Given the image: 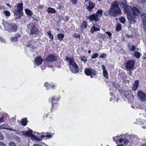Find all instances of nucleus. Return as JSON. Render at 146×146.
<instances>
[{"label":"nucleus","mask_w":146,"mask_h":146,"mask_svg":"<svg viewBox=\"0 0 146 146\" xmlns=\"http://www.w3.org/2000/svg\"><path fill=\"white\" fill-rule=\"evenodd\" d=\"M129 13L128 15L127 18L131 23H134L136 22V20L139 19L140 12L139 9L135 7H134L129 12Z\"/></svg>","instance_id":"1"},{"label":"nucleus","mask_w":146,"mask_h":146,"mask_svg":"<svg viewBox=\"0 0 146 146\" xmlns=\"http://www.w3.org/2000/svg\"><path fill=\"white\" fill-rule=\"evenodd\" d=\"M108 13L111 16L114 17H116L121 15V12L118 6L117 1L112 3Z\"/></svg>","instance_id":"2"},{"label":"nucleus","mask_w":146,"mask_h":146,"mask_svg":"<svg viewBox=\"0 0 146 146\" xmlns=\"http://www.w3.org/2000/svg\"><path fill=\"white\" fill-rule=\"evenodd\" d=\"M66 59L69 63V67L71 71L74 73L78 72L79 71L78 66L74 61V59L72 58L67 57H66Z\"/></svg>","instance_id":"3"},{"label":"nucleus","mask_w":146,"mask_h":146,"mask_svg":"<svg viewBox=\"0 0 146 146\" xmlns=\"http://www.w3.org/2000/svg\"><path fill=\"white\" fill-rule=\"evenodd\" d=\"M2 24L4 26L5 30L10 32L16 31L17 30V27L15 24H11L8 22L3 21Z\"/></svg>","instance_id":"4"},{"label":"nucleus","mask_w":146,"mask_h":146,"mask_svg":"<svg viewBox=\"0 0 146 146\" xmlns=\"http://www.w3.org/2000/svg\"><path fill=\"white\" fill-rule=\"evenodd\" d=\"M33 131L32 130H30L27 132H25L23 133V134L28 137L31 136V138L33 139L40 141L42 140L41 138L44 137H48V138H51L52 136L50 135H44L42 134H40L38 136H37L32 134Z\"/></svg>","instance_id":"5"},{"label":"nucleus","mask_w":146,"mask_h":146,"mask_svg":"<svg viewBox=\"0 0 146 146\" xmlns=\"http://www.w3.org/2000/svg\"><path fill=\"white\" fill-rule=\"evenodd\" d=\"M129 137L130 139L129 140L126 138L123 139L121 138V135L119 136H116L115 137H113V138L116 143H123L125 144H127L129 143V141L130 140L133 141L134 140L133 139L135 140V137L134 135H129Z\"/></svg>","instance_id":"6"},{"label":"nucleus","mask_w":146,"mask_h":146,"mask_svg":"<svg viewBox=\"0 0 146 146\" xmlns=\"http://www.w3.org/2000/svg\"><path fill=\"white\" fill-rule=\"evenodd\" d=\"M121 7H123L124 12L128 15L131 9V7L130 6L127 5L125 0H120L118 3Z\"/></svg>","instance_id":"7"},{"label":"nucleus","mask_w":146,"mask_h":146,"mask_svg":"<svg viewBox=\"0 0 146 146\" xmlns=\"http://www.w3.org/2000/svg\"><path fill=\"white\" fill-rule=\"evenodd\" d=\"M85 74L87 76H90L91 78L93 77L95 75V71L90 68H86L84 70Z\"/></svg>","instance_id":"8"},{"label":"nucleus","mask_w":146,"mask_h":146,"mask_svg":"<svg viewBox=\"0 0 146 146\" xmlns=\"http://www.w3.org/2000/svg\"><path fill=\"white\" fill-rule=\"evenodd\" d=\"M137 96L140 101L142 102L146 101V94L141 91H139L137 92Z\"/></svg>","instance_id":"9"},{"label":"nucleus","mask_w":146,"mask_h":146,"mask_svg":"<svg viewBox=\"0 0 146 146\" xmlns=\"http://www.w3.org/2000/svg\"><path fill=\"white\" fill-rule=\"evenodd\" d=\"M135 61L131 60L128 61L126 63V67L127 70H132L134 68L135 63Z\"/></svg>","instance_id":"10"},{"label":"nucleus","mask_w":146,"mask_h":146,"mask_svg":"<svg viewBox=\"0 0 146 146\" xmlns=\"http://www.w3.org/2000/svg\"><path fill=\"white\" fill-rule=\"evenodd\" d=\"M42 59L40 57H36V58L35 59V64L34 68L42 64Z\"/></svg>","instance_id":"11"},{"label":"nucleus","mask_w":146,"mask_h":146,"mask_svg":"<svg viewBox=\"0 0 146 146\" xmlns=\"http://www.w3.org/2000/svg\"><path fill=\"white\" fill-rule=\"evenodd\" d=\"M57 59L56 57L52 54L49 55L46 59L47 61L53 62L56 61Z\"/></svg>","instance_id":"12"},{"label":"nucleus","mask_w":146,"mask_h":146,"mask_svg":"<svg viewBox=\"0 0 146 146\" xmlns=\"http://www.w3.org/2000/svg\"><path fill=\"white\" fill-rule=\"evenodd\" d=\"M96 15H95V14H94L89 16L88 18L91 21H93L96 22L99 21V18Z\"/></svg>","instance_id":"13"},{"label":"nucleus","mask_w":146,"mask_h":146,"mask_svg":"<svg viewBox=\"0 0 146 146\" xmlns=\"http://www.w3.org/2000/svg\"><path fill=\"white\" fill-rule=\"evenodd\" d=\"M23 3H21L17 4V7L15 9V10L16 12H23Z\"/></svg>","instance_id":"14"},{"label":"nucleus","mask_w":146,"mask_h":146,"mask_svg":"<svg viewBox=\"0 0 146 146\" xmlns=\"http://www.w3.org/2000/svg\"><path fill=\"white\" fill-rule=\"evenodd\" d=\"M95 4L90 1H89L88 2V5H87L86 9L88 10L89 12L92 11V9L94 7Z\"/></svg>","instance_id":"15"},{"label":"nucleus","mask_w":146,"mask_h":146,"mask_svg":"<svg viewBox=\"0 0 146 146\" xmlns=\"http://www.w3.org/2000/svg\"><path fill=\"white\" fill-rule=\"evenodd\" d=\"M31 28L30 30V34H37L38 32V30L35 27L33 24H31Z\"/></svg>","instance_id":"16"},{"label":"nucleus","mask_w":146,"mask_h":146,"mask_svg":"<svg viewBox=\"0 0 146 146\" xmlns=\"http://www.w3.org/2000/svg\"><path fill=\"white\" fill-rule=\"evenodd\" d=\"M23 13L21 12H14L15 19H19L23 15Z\"/></svg>","instance_id":"17"},{"label":"nucleus","mask_w":146,"mask_h":146,"mask_svg":"<svg viewBox=\"0 0 146 146\" xmlns=\"http://www.w3.org/2000/svg\"><path fill=\"white\" fill-rule=\"evenodd\" d=\"M57 100V98L56 96H52L49 99V102H51L52 103V106H54V102L56 101Z\"/></svg>","instance_id":"18"},{"label":"nucleus","mask_w":146,"mask_h":146,"mask_svg":"<svg viewBox=\"0 0 146 146\" xmlns=\"http://www.w3.org/2000/svg\"><path fill=\"white\" fill-rule=\"evenodd\" d=\"M44 86L46 87V89L47 90H48L50 89V88L53 89H55V88L56 87V86L53 85L52 87V86L51 84H49L48 83L45 82L44 84Z\"/></svg>","instance_id":"19"},{"label":"nucleus","mask_w":146,"mask_h":146,"mask_svg":"<svg viewBox=\"0 0 146 146\" xmlns=\"http://www.w3.org/2000/svg\"><path fill=\"white\" fill-rule=\"evenodd\" d=\"M97 26V25L95 24L90 29V32L92 33H94V32L98 31L100 30V29L96 27Z\"/></svg>","instance_id":"20"},{"label":"nucleus","mask_w":146,"mask_h":146,"mask_svg":"<svg viewBox=\"0 0 146 146\" xmlns=\"http://www.w3.org/2000/svg\"><path fill=\"white\" fill-rule=\"evenodd\" d=\"M102 67L103 70V74L104 77H105L106 78H108V74L107 71L104 65H102Z\"/></svg>","instance_id":"21"},{"label":"nucleus","mask_w":146,"mask_h":146,"mask_svg":"<svg viewBox=\"0 0 146 146\" xmlns=\"http://www.w3.org/2000/svg\"><path fill=\"white\" fill-rule=\"evenodd\" d=\"M47 12L49 13L54 14L56 12V10L54 8L51 7H48L47 10Z\"/></svg>","instance_id":"22"},{"label":"nucleus","mask_w":146,"mask_h":146,"mask_svg":"<svg viewBox=\"0 0 146 146\" xmlns=\"http://www.w3.org/2000/svg\"><path fill=\"white\" fill-rule=\"evenodd\" d=\"M139 82L138 80H136L135 82V83L133 84L132 87V90H133L135 91L137 90L138 88Z\"/></svg>","instance_id":"23"},{"label":"nucleus","mask_w":146,"mask_h":146,"mask_svg":"<svg viewBox=\"0 0 146 146\" xmlns=\"http://www.w3.org/2000/svg\"><path fill=\"white\" fill-rule=\"evenodd\" d=\"M139 82L138 80H136L135 82V83L133 84L132 87V90H133L135 91L137 90L138 88Z\"/></svg>","instance_id":"24"},{"label":"nucleus","mask_w":146,"mask_h":146,"mask_svg":"<svg viewBox=\"0 0 146 146\" xmlns=\"http://www.w3.org/2000/svg\"><path fill=\"white\" fill-rule=\"evenodd\" d=\"M125 95L126 98L129 101H131L133 100L134 97L131 94L128 93L127 95L125 94Z\"/></svg>","instance_id":"25"},{"label":"nucleus","mask_w":146,"mask_h":146,"mask_svg":"<svg viewBox=\"0 0 146 146\" xmlns=\"http://www.w3.org/2000/svg\"><path fill=\"white\" fill-rule=\"evenodd\" d=\"M25 11L26 13L29 16H31L33 14V12L31 11L27 8L26 9H25Z\"/></svg>","instance_id":"26"},{"label":"nucleus","mask_w":146,"mask_h":146,"mask_svg":"<svg viewBox=\"0 0 146 146\" xmlns=\"http://www.w3.org/2000/svg\"><path fill=\"white\" fill-rule=\"evenodd\" d=\"M102 12L103 11L102 10H99L97 11L96 13L95 14V15H97V16L99 18V17H100L102 15Z\"/></svg>","instance_id":"27"},{"label":"nucleus","mask_w":146,"mask_h":146,"mask_svg":"<svg viewBox=\"0 0 146 146\" xmlns=\"http://www.w3.org/2000/svg\"><path fill=\"white\" fill-rule=\"evenodd\" d=\"M58 38L59 40H62L64 37V35L63 34L59 33L57 35Z\"/></svg>","instance_id":"28"},{"label":"nucleus","mask_w":146,"mask_h":146,"mask_svg":"<svg viewBox=\"0 0 146 146\" xmlns=\"http://www.w3.org/2000/svg\"><path fill=\"white\" fill-rule=\"evenodd\" d=\"M27 119L26 118L23 119L21 121V123L23 125L25 126L27 124Z\"/></svg>","instance_id":"29"},{"label":"nucleus","mask_w":146,"mask_h":146,"mask_svg":"<svg viewBox=\"0 0 146 146\" xmlns=\"http://www.w3.org/2000/svg\"><path fill=\"white\" fill-rule=\"evenodd\" d=\"M80 58L81 60L83 61L84 64L87 62V59L86 57L84 56H81Z\"/></svg>","instance_id":"30"},{"label":"nucleus","mask_w":146,"mask_h":146,"mask_svg":"<svg viewBox=\"0 0 146 146\" xmlns=\"http://www.w3.org/2000/svg\"><path fill=\"white\" fill-rule=\"evenodd\" d=\"M87 26V24L86 21H84L81 26V27L82 28L85 29L86 28Z\"/></svg>","instance_id":"31"},{"label":"nucleus","mask_w":146,"mask_h":146,"mask_svg":"<svg viewBox=\"0 0 146 146\" xmlns=\"http://www.w3.org/2000/svg\"><path fill=\"white\" fill-rule=\"evenodd\" d=\"M134 55L137 58H139L140 56V53L138 52H134Z\"/></svg>","instance_id":"32"},{"label":"nucleus","mask_w":146,"mask_h":146,"mask_svg":"<svg viewBox=\"0 0 146 146\" xmlns=\"http://www.w3.org/2000/svg\"><path fill=\"white\" fill-rule=\"evenodd\" d=\"M121 26L120 24H118L116 27V30L117 31H119L121 30Z\"/></svg>","instance_id":"33"},{"label":"nucleus","mask_w":146,"mask_h":146,"mask_svg":"<svg viewBox=\"0 0 146 146\" xmlns=\"http://www.w3.org/2000/svg\"><path fill=\"white\" fill-rule=\"evenodd\" d=\"M3 13H4L6 16L9 17L10 15V12L8 10H5L3 11Z\"/></svg>","instance_id":"34"},{"label":"nucleus","mask_w":146,"mask_h":146,"mask_svg":"<svg viewBox=\"0 0 146 146\" xmlns=\"http://www.w3.org/2000/svg\"><path fill=\"white\" fill-rule=\"evenodd\" d=\"M3 128H4V129H6L8 130L12 131H13L14 132H15L16 131V130L15 129H12L11 128H4L2 126H0V129H2Z\"/></svg>","instance_id":"35"},{"label":"nucleus","mask_w":146,"mask_h":146,"mask_svg":"<svg viewBox=\"0 0 146 146\" xmlns=\"http://www.w3.org/2000/svg\"><path fill=\"white\" fill-rule=\"evenodd\" d=\"M143 24L146 27V13L144 15V18L143 20Z\"/></svg>","instance_id":"36"},{"label":"nucleus","mask_w":146,"mask_h":146,"mask_svg":"<svg viewBox=\"0 0 146 146\" xmlns=\"http://www.w3.org/2000/svg\"><path fill=\"white\" fill-rule=\"evenodd\" d=\"M4 121V116L3 114H0V123Z\"/></svg>","instance_id":"37"},{"label":"nucleus","mask_w":146,"mask_h":146,"mask_svg":"<svg viewBox=\"0 0 146 146\" xmlns=\"http://www.w3.org/2000/svg\"><path fill=\"white\" fill-rule=\"evenodd\" d=\"M0 42L2 43H6V41L5 39L3 37L0 36Z\"/></svg>","instance_id":"38"},{"label":"nucleus","mask_w":146,"mask_h":146,"mask_svg":"<svg viewBox=\"0 0 146 146\" xmlns=\"http://www.w3.org/2000/svg\"><path fill=\"white\" fill-rule=\"evenodd\" d=\"M120 22L123 23H125V19L124 18L122 17L120 18Z\"/></svg>","instance_id":"39"},{"label":"nucleus","mask_w":146,"mask_h":146,"mask_svg":"<svg viewBox=\"0 0 146 146\" xmlns=\"http://www.w3.org/2000/svg\"><path fill=\"white\" fill-rule=\"evenodd\" d=\"M73 36L75 37V38H80V35L79 34H77L76 33H74L73 35Z\"/></svg>","instance_id":"40"},{"label":"nucleus","mask_w":146,"mask_h":146,"mask_svg":"<svg viewBox=\"0 0 146 146\" xmlns=\"http://www.w3.org/2000/svg\"><path fill=\"white\" fill-rule=\"evenodd\" d=\"M11 40L13 42L16 41L18 40V39L17 38H16L15 36H13L11 37Z\"/></svg>","instance_id":"41"},{"label":"nucleus","mask_w":146,"mask_h":146,"mask_svg":"<svg viewBox=\"0 0 146 146\" xmlns=\"http://www.w3.org/2000/svg\"><path fill=\"white\" fill-rule=\"evenodd\" d=\"M98 54L97 53H94L93 55L92 56V58L93 59L95 58L98 56Z\"/></svg>","instance_id":"42"},{"label":"nucleus","mask_w":146,"mask_h":146,"mask_svg":"<svg viewBox=\"0 0 146 146\" xmlns=\"http://www.w3.org/2000/svg\"><path fill=\"white\" fill-rule=\"evenodd\" d=\"M106 55L105 54H102L100 56V58H104L106 57Z\"/></svg>","instance_id":"43"},{"label":"nucleus","mask_w":146,"mask_h":146,"mask_svg":"<svg viewBox=\"0 0 146 146\" xmlns=\"http://www.w3.org/2000/svg\"><path fill=\"white\" fill-rule=\"evenodd\" d=\"M136 50V47L134 45H133L131 48V50L132 51H134Z\"/></svg>","instance_id":"44"},{"label":"nucleus","mask_w":146,"mask_h":146,"mask_svg":"<svg viewBox=\"0 0 146 146\" xmlns=\"http://www.w3.org/2000/svg\"><path fill=\"white\" fill-rule=\"evenodd\" d=\"M139 3H145L146 2V0H137Z\"/></svg>","instance_id":"45"},{"label":"nucleus","mask_w":146,"mask_h":146,"mask_svg":"<svg viewBox=\"0 0 146 146\" xmlns=\"http://www.w3.org/2000/svg\"><path fill=\"white\" fill-rule=\"evenodd\" d=\"M10 146H16V144L13 142H11L9 143Z\"/></svg>","instance_id":"46"},{"label":"nucleus","mask_w":146,"mask_h":146,"mask_svg":"<svg viewBox=\"0 0 146 146\" xmlns=\"http://www.w3.org/2000/svg\"><path fill=\"white\" fill-rule=\"evenodd\" d=\"M71 2L72 4H76L77 3V0H71Z\"/></svg>","instance_id":"47"},{"label":"nucleus","mask_w":146,"mask_h":146,"mask_svg":"<svg viewBox=\"0 0 146 146\" xmlns=\"http://www.w3.org/2000/svg\"><path fill=\"white\" fill-rule=\"evenodd\" d=\"M3 135L2 133L0 132V139L3 140Z\"/></svg>","instance_id":"48"},{"label":"nucleus","mask_w":146,"mask_h":146,"mask_svg":"<svg viewBox=\"0 0 146 146\" xmlns=\"http://www.w3.org/2000/svg\"><path fill=\"white\" fill-rule=\"evenodd\" d=\"M106 33L107 34L109 37H110L112 35V34L110 32H106Z\"/></svg>","instance_id":"49"},{"label":"nucleus","mask_w":146,"mask_h":146,"mask_svg":"<svg viewBox=\"0 0 146 146\" xmlns=\"http://www.w3.org/2000/svg\"><path fill=\"white\" fill-rule=\"evenodd\" d=\"M15 37L18 39V38H19L20 37V35L19 34H16L15 35Z\"/></svg>","instance_id":"50"},{"label":"nucleus","mask_w":146,"mask_h":146,"mask_svg":"<svg viewBox=\"0 0 146 146\" xmlns=\"http://www.w3.org/2000/svg\"><path fill=\"white\" fill-rule=\"evenodd\" d=\"M0 145L1 146H6L2 142H0Z\"/></svg>","instance_id":"51"},{"label":"nucleus","mask_w":146,"mask_h":146,"mask_svg":"<svg viewBox=\"0 0 146 146\" xmlns=\"http://www.w3.org/2000/svg\"><path fill=\"white\" fill-rule=\"evenodd\" d=\"M50 38L51 39V40H53V37L52 35L51 34V35H49Z\"/></svg>","instance_id":"52"},{"label":"nucleus","mask_w":146,"mask_h":146,"mask_svg":"<svg viewBox=\"0 0 146 146\" xmlns=\"http://www.w3.org/2000/svg\"><path fill=\"white\" fill-rule=\"evenodd\" d=\"M62 7L60 5H58V6H57V8L58 9H61L62 8Z\"/></svg>","instance_id":"53"},{"label":"nucleus","mask_w":146,"mask_h":146,"mask_svg":"<svg viewBox=\"0 0 146 146\" xmlns=\"http://www.w3.org/2000/svg\"><path fill=\"white\" fill-rule=\"evenodd\" d=\"M38 7L40 8H42L43 7V6L42 5H39L38 6Z\"/></svg>","instance_id":"54"},{"label":"nucleus","mask_w":146,"mask_h":146,"mask_svg":"<svg viewBox=\"0 0 146 146\" xmlns=\"http://www.w3.org/2000/svg\"><path fill=\"white\" fill-rule=\"evenodd\" d=\"M34 146H42L41 145H40L38 144H35L34 145Z\"/></svg>","instance_id":"55"},{"label":"nucleus","mask_w":146,"mask_h":146,"mask_svg":"<svg viewBox=\"0 0 146 146\" xmlns=\"http://www.w3.org/2000/svg\"><path fill=\"white\" fill-rule=\"evenodd\" d=\"M48 35H49L51 34V32L50 31H49L47 32Z\"/></svg>","instance_id":"56"},{"label":"nucleus","mask_w":146,"mask_h":146,"mask_svg":"<svg viewBox=\"0 0 146 146\" xmlns=\"http://www.w3.org/2000/svg\"><path fill=\"white\" fill-rule=\"evenodd\" d=\"M142 146H146V143H143L142 144Z\"/></svg>","instance_id":"57"},{"label":"nucleus","mask_w":146,"mask_h":146,"mask_svg":"<svg viewBox=\"0 0 146 146\" xmlns=\"http://www.w3.org/2000/svg\"><path fill=\"white\" fill-rule=\"evenodd\" d=\"M117 146H124L123 145V144H122V143L120 144H119V145H117Z\"/></svg>","instance_id":"58"},{"label":"nucleus","mask_w":146,"mask_h":146,"mask_svg":"<svg viewBox=\"0 0 146 146\" xmlns=\"http://www.w3.org/2000/svg\"><path fill=\"white\" fill-rule=\"evenodd\" d=\"M12 119L13 121H15V119L14 118H13Z\"/></svg>","instance_id":"59"},{"label":"nucleus","mask_w":146,"mask_h":146,"mask_svg":"<svg viewBox=\"0 0 146 146\" xmlns=\"http://www.w3.org/2000/svg\"><path fill=\"white\" fill-rule=\"evenodd\" d=\"M130 70V71L129 72V74L130 75L131 74V70Z\"/></svg>","instance_id":"60"},{"label":"nucleus","mask_w":146,"mask_h":146,"mask_svg":"<svg viewBox=\"0 0 146 146\" xmlns=\"http://www.w3.org/2000/svg\"><path fill=\"white\" fill-rule=\"evenodd\" d=\"M145 29H144V30H145V32H146V27H145Z\"/></svg>","instance_id":"61"},{"label":"nucleus","mask_w":146,"mask_h":146,"mask_svg":"<svg viewBox=\"0 0 146 146\" xmlns=\"http://www.w3.org/2000/svg\"><path fill=\"white\" fill-rule=\"evenodd\" d=\"M91 52V50H89L88 52V53H90Z\"/></svg>","instance_id":"62"},{"label":"nucleus","mask_w":146,"mask_h":146,"mask_svg":"<svg viewBox=\"0 0 146 146\" xmlns=\"http://www.w3.org/2000/svg\"><path fill=\"white\" fill-rule=\"evenodd\" d=\"M142 127L144 129H145L146 128V127H145V126H142Z\"/></svg>","instance_id":"63"},{"label":"nucleus","mask_w":146,"mask_h":146,"mask_svg":"<svg viewBox=\"0 0 146 146\" xmlns=\"http://www.w3.org/2000/svg\"><path fill=\"white\" fill-rule=\"evenodd\" d=\"M84 1H85V2H87L88 1V0H84Z\"/></svg>","instance_id":"64"}]
</instances>
